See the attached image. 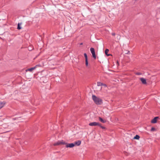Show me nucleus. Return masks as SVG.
I'll return each mask as SVG.
<instances>
[{
    "label": "nucleus",
    "instance_id": "nucleus-12",
    "mask_svg": "<svg viewBox=\"0 0 160 160\" xmlns=\"http://www.w3.org/2000/svg\"><path fill=\"white\" fill-rule=\"evenodd\" d=\"M109 50L108 49H106L105 50V54L107 56H109V55H110V54H108V52H109Z\"/></svg>",
    "mask_w": 160,
    "mask_h": 160
},
{
    "label": "nucleus",
    "instance_id": "nucleus-8",
    "mask_svg": "<svg viewBox=\"0 0 160 160\" xmlns=\"http://www.w3.org/2000/svg\"><path fill=\"white\" fill-rule=\"evenodd\" d=\"M73 143L74 144H75V146H79L80 145L81 143V142L80 141L78 140L75 142L74 143Z\"/></svg>",
    "mask_w": 160,
    "mask_h": 160
},
{
    "label": "nucleus",
    "instance_id": "nucleus-18",
    "mask_svg": "<svg viewBox=\"0 0 160 160\" xmlns=\"http://www.w3.org/2000/svg\"><path fill=\"white\" fill-rule=\"evenodd\" d=\"M121 36L120 35H118L117 36V38L119 40L120 39Z\"/></svg>",
    "mask_w": 160,
    "mask_h": 160
},
{
    "label": "nucleus",
    "instance_id": "nucleus-1",
    "mask_svg": "<svg viewBox=\"0 0 160 160\" xmlns=\"http://www.w3.org/2000/svg\"><path fill=\"white\" fill-rule=\"evenodd\" d=\"M61 145H66L67 148H72L75 146V144L73 143H68L63 140L58 141L54 144V146Z\"/></svg>",
    "mask_w": 160,
    "mask_h": 160
},
{
    "label": "nucleus",
    "instance_id": "nucleus-21",
    "mask_svg": "<svg viewBox=\"0 0 160 160\" xmlns=\"http://www.w3.org/2000/svg\"><path fill=\"white\" fill-rule=\"evenodd\" d=\"M112 35L113 36H115V34L114 33H112Z\"/></svg>",
    "mask_w": 160,
    "mask_h": 160
},
{
    "label": "nucleus",
    "instance_id": "nucleus-19",
    "mask_svg": "<svg viewBox=\"0 0 160 160\" xmlns=\"http://www.w3.org/2000/svg\"><path fill=\"white\" fill-rule=\"evenodd\" d=\"M155 130V129L154 128H152L151 129V131H154Z\"/></svg>",
    "mask_w": 160,
    "mask_h": 160
},
{
    "label": "nucleus",
    "instance_id": "nucleus-14",
    "mask_svg": "<svg viewBox=\"0 0 160 160\" xmlns=\"http://www.w3.org/2000/svg\"><path fill=\"white\" fill-rule=\"evenodd\" d=\"M84 56L85 58V60H88V57L86 53H85L84 54Z\"/></svg>",
    "mask_w": 160,
    "mask_h": 160
},
{
    "label": "nucleus",
    "instance_id": "nucleus-2",
    "mask_svg": "<svg viewBox=\"0 0 160 160\" xmlns=\"http://www.w3.org/2000/svg\"><path fill=\"white\" fill-rule=\"evenodd\" d=\"M92 99L94 102L97 104H101L102 103V100L94 95L92 96Z\"/></svg>",
    "mask_w": 160,
    "mask_h": 160
},
{
    "label": "nucleus",
    "instance_id": "nucleus-3",
    "mask_svg": "<svg viewBox=\"0 0 160 160\" xmlns=\"http://www.w3.org/2000/svg\"><path fill=\"white\" fill-rule=\"evenodd\" d=\"M90 50L92 54L93 57L95 59H96V56L95 55V50H94V48H90Z\"/></svg>",
    "mask_w": 160,
    "mask_h": 160
},
{
    "label": "nucleus",
    "instance_id": "nucleus-10",
    "mask_svg": "<svg viewBox=\"0 0 160 160\" xmlns=\"http://www.w3.org/2000/svg\"><path fill=\"white\" fill-rule=\"evenodd\" d=\"M99 120L101 122L103 123L105 122H106V120H103L100 117H99Z\"/></svg>",
    "mask_w": 160,
    "mask_h": 160
},
{
    "label": "nucleus",
    "instance_id": "nucleus-7",
    "mask_svg": "<svg viewBox=\"0 0 160 160\" xmlns=\"http://www.w3.org/2000/svg\"><path fill=\"white\" fill-rule=\"evenodd\" d=\"M140 79L143 84H146L147 83L146 80L144 78H140Z\"/></svg>",
    "mask_w": 160,
    "mask_h": 160
},
{
    "label": "nucleus",
    "instance_id": "nucleus-15",
    "mask_svg": "<svg viewBox=\"0 0 160 160\" xmlns=\"http://www.w3.org/2000/svg\"><path fill=\"white\" fill-rule=\"evenodd\" d=\"M20 24H19V23L18 24V28H17V29L19 30H20L21 29V27L20 26Z\"/></svg>",
    "mask_w": 160,
    "mask_h": 160
},
{
    "label": "nucleus",
    "instance_id": "nucleus-11",
    "mask_svg": "<svg viewBox=\"0 0 160 160\" xmlns=\"http://www.w3.org/2000/svg\"><path fill=\"white\" fill-rule=\"evenodd\" d=\"M140 138V137L138 135H136L135 136L133 139H137V140H139Z\"/></svg>",
    "mask_w": 160,
    "mask_h": 160
},
{
    "label": "nucleus",
    "instance_id": "nucleus-17",
    "mask_svg": "<svg viewBox=\"0 0 160 160\" xmlns=\"http://www.w3.org/2000/svg\"><path fill=\"white\" fill-rule=\"evenodd\" d=\"M98 126H100L102 129H104L105 128V127L102 126L100 124V125H98Z\"/></svg>",
    "mask_w": 160,
    "mask_h": 160
},
{
    "label": "nucleus",
    "instance_id": "nucleus-22",
    "mask_svg": "<svg viewBox=\"0 0 160 160\" xmlns=\"http://www.w3.org/2000/svg\"><path fill=\"white\" fill-rule=\"evenodd\" d=\"M28 49H29V50H31V49H29V48H28Z\"/></svg>",
    "mask_w": 160,
    "mask_h": 160
},
{
    "label": "nucleus",
    "instance_id": "nucleus-5",
    "mask_svg": "<svg viewBox=\"0 0 160 160\" xmlns=\"http://www.w3.org/2000/svg\"><path fill=\"white\" fill-rule=\"evenodd\" d=\"M38 66V65H36L35 67H34L33 68H30L26 70V72L29 71L30 72H32L33 70L35 69Z\"/></svg>",
    "mask_w": 160,
    "mask_h": 160
},
{
    "label": "nucleus",
    "instance_id": "nucleus-9",
    "mask_svg": "<svg viewBox=\"0 0 160 160\" xmlns=\"http://www.w3.org/2000/svg\"><path fill=\"white\" fill-rule=\"evenodd\" d=\"M6 102L4 101L0 102V109H1L5 105Z\"/></svg>",
    "mask_w": 160,
    "mask_h": 160
},
{
    "label": "nucleus",
    "instance_id": "nucleus-20",
    "mask_svg": "<svg viewBox=\"0 0 160 160\" xmlns=\"http://www.w3.org/2000/svg\"><path fill=\"white\" fill-rule=\"evenodd\" d=\"M102 86L105 87H107V86L106 84L103 83H102Z\"/></svg>",
    "mask_w": 160,
    "mask_h": 160
},
{
    "label": "nucleus",
    "instance_id": "nucleus-6",
    "mask_svg": "<svg viewBox=\"0 0 160 160\" xmlns=\"http://www.w3.org/2000/svg\"><path fill=\"white\" fill-rule=\"evenodd\" d=\"M159 117H155L151 121V122L152 123H155L157 122V120L159 118Z\"/></svg>",
    "mask_w": 160,
    "mask_h": 160
},
{
    "label": "nucleus",
    "instance_id": "nucleus-13",
    "mask_svg": "<svg viewBox=\"0 0 160 160\" xmlns=\"http://www.w3.org/2000/svg\"><path fill=\"white\" fill-rule=\"evenodd\" d=\"M97 86H102V83L100 82H98L97 83Z\"/></svg>",
    "mask_w": 160,
    "mask_h": 160
},
{
    "label": "nucleus",
    "instance_id": "nucleus-4",
    "mask_svg": "<svg viewBox=\"0 0 160 160\" xmlns=\"http://www.w3.org/2000/svg\"><path fill=\"white\" fill-rule=\"evenodd\" d=\"M89 125L90 126H98V125H100V123L98 122H93L89 123Z\"/></svg>",
    "mask_w": 160,
    "mask_h": 160
},
{
    "label": "nucleus",
    "instance_id": "nucleus-23",
    "mask_svg": "<svg viewBox=\"0 0 160 160\" xmlns=\"http://www.w3.org/2000/svg\"><path fill=\"white\" fill-rule=\"evenodd\" d=\"M138 74V75L140 74L139 73H138V74Z\"/></svg>",
    "mask_w": 160,
    "mask_h": 160
},
{
    "label": "nucleus",
    "instance_id": "nucleus-16",
    "mask_svg": "<svg viewBox=\"0 0 160 160\" xmlns=\"http://www.w3.org/2000/svg\"><path fill=\"white\" fill-rule=\"evenodd\" d=\"M85 64L86 66H88V60H85Z\"/></svg>",
    "mask_w": 160,
    "mask_h": 160
}]
</instances>
